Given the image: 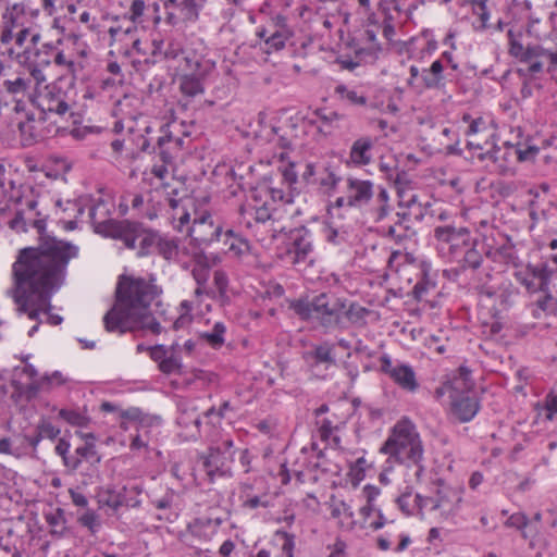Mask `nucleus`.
<instances>
[{
  "label": "nucleus",
  "instance_id": "obj_62",
  "mask_svg": "<svg viewBox=\"0 0 557 557\" xmlns=\"http://www.w3.org/2000/svg\"><path fill=\"white\" fill-rule=\"evenodd\" d=\"M366 467H367V460L364 457L358 458L351 466H350V474L352 475V479L356 481V483L360 482L366 476Z\"/></svg>",
  "mask_w": 557,
  "mask_h": 557
},
{
  "label": "nucleus",
  "instance_id": "obj_26",
  "mask_svg": "<svg viewBox=\"0 0 557 557\" xmlns=\"http://www.w3.org/2000/svg\"><path fill=\"white\" fill-rule=\"evenodd\" d=\"M453 253L462 255V269L471 268L476 269L482 262V253L487 250V246H480L481 250H478V246H450Z\"/></svg>",
  "mask_w": 557,
  "mask_h": 557
},
{
  "label": "nucleus",
  "instance_id": "obj_47",
  "mask_svg": "<svg viewBox=\"0 0 557 557\" xmlns=\"http://www.w3.org/2000/svg\"><path fill=\"white\" fill-rule=\"evenodd\" d=\"M271 132L273 135L277 137V145L285 149V150H292L293 149V139L297 138V134H292V132H288L286 127L280 126H272Z\"/></svg>",
  "mask_w": 557,
  "mask_h": 557
},
{
  "label": "nucleus",
  "instance_id": "obj_37",
  "mask_svg": "<svg viewBox=\"0 0 557 557\" xmlns=\"http://www.w3.org/2000/svg\"><path fill=\"white\" fill-rule=\"evenodd\" d=\"M58 417L70 425L77 428H87L91 421L88 416L75 409L62 408L59 410Z\"/></svg>",
  "mask_w": 557,
  "mask_h": 557
},
{
  "label": "nucleus",
  "instance_id": "obj_34",
  "mask_svg": "<svg viewBox=\"0 0 557 557\" xmlns=\"http://www.w3.org/2000/svg\"><path fill=\"white\" fill-rule=\"evenodd\" d=\"M122 495L123 487L120 491H116L113 487H106L99 492L98 502L100 505L110 507L114 511H117L121 507H123Z\"/></svg>",
  "mask_w": 557,
  "mask_h": 557
},
{
  "label": "nucleus",
  "instance_id": "obj_14",
  "mask_svg": "<svg viewBox=\"0 0 557 557\" xmlns=\"http://www.w3.org/2000/svg\"><path fill=\"white\" fill-rule=\"evenodd\" d=\"M449 399V411L460 423L471 421L481 408L480 400L474 392L455 396Z\"/></svg>",
  "mask_w": 557,
  "mask_h": 557
},
{
  "label": "nucleus",
  "instance_id": "obj_38",
  "mask_svg": "<svg viewBox=\"0 0 557 557\" xmlns=\"http://www.w3.org/2000/svg\"><path fill=\"white\" fill-rule=\"evenodd\" d=\"M371 310L360 306L357 302H352L349 308L345 311L347 320L355 326L363 327L367 325V317L371 314Z\"/></svg>",
  "mask_w": 557,
  "mask_h": 557
},
{
  "label": "nucleus",
  "instance_id": "obj_58",
  "mask_svg": "<svg viewBox=\"0 0 557 557\" xmlns=\"http://www.w3.org/2000/svg\"><path fill=\"white\" fill-rule=\"evenodd\" d=\"M119 419L143 423L144 413H143L141 409H139L137 407H129L127 409L119 410Z\"/></svg>",
  "mask_w": 557,
  "mask_h": 557
},
{
  "label": "nucleus",
  "instance_id": "obj_43",
  "mask_svg": "<svg viewBox=\"0 0 557 557\" xmlns=\"http://www.w3.org/2000/svg\"><path fill=\"white\" fill-rule=\"evenodd\" d=\"M508 37V53L518 59L520 62H523L525 48L523 47L521 42L522 38V32L520 30L518 34H516L512 29H509L507 32Z\"/></svg>",
  "mask_w": 557,
  "mask_h": 557
},
{
  "label": "nucleus",
  "instance_id": "obj_15",
  "mask_svg": "<svg viewBox=\"0 0 557 557\" xmlns=\"http://www.w3.org/2000/svg\"><path fill=\"white\" fill-rule=\"evenodd\" d=\"M345 206L347 207V196L337 197L335 201H329V203L326 205V216L330 221L326 222L327 233L325 237L329 243L335 242V239L339 236L341 233H347V231L344 230V225L335 221L344 219V214L341 212V210Z\"/></svg>",
  "mask_w": 557,
  "mask_h": 557
},
{
  "label": "nucleus",
  "instance_id": "obj_6",
  "mask_svg": "<svg viewBox=\"0 0 557 557\" xmlns=\"http://www.w3.org/2000/svg\"><path fill=\"white\" fill-rule=\"evenodd\" d=\"M387 267L391 271L400 275H408L414 272L417 283L412 288V297L421 301L436 288L435 274H431V264L423 258H419L413 252L393 251L388 258Z\"/></svg>",
  "mask_w": 557,
  "mask_h": 557
},
{
  "label": "nucleus",
  "instance_id": "obj_31",
  "mask_svg": "<svg viewBox=\"0 0 557 557\" xmlns=\"http://www.w3.org/2000/svg\"><path fill=\"white\" fill-rule=\"evenodd\" d=\"M180 90L187 97H195L205 91L202 79L195 74H185L180 77Z\"/></svg>",
  "mask_w": 557,
  "mask_h": 557
},
{
  "label": "nucleus",
  "instance_id": "obj_20",
  "mask_svg": "<svg viewBox=\"0 0 557 557\" xmlns=\"http://www.w3.org/2000/svg\"><path fill=\"white\" fill-rule=\"evenodd\" d=\"M304 359L310 368L319 367L320 364H324L326 368L335 366L334 345L327 342L314 345L311 350L304 354Z\"/></svg>",
  "mask_w": 557,
  "mask_h": 557
},
{
  "label": "nucleus",
  "instance_id": "obj_56",
  "mask_svg": "<svg viewBox=\"0 0 557 557\" xmlns=\"http://www.w3.org/2000/svg\"><path fill=\"white\" fill-rule=\"evenodd\" d=\"M134 144L136 146L137 152L136 157L139 156V153H148V154H154L158 151L157 144L152 145L150 138H148L144 134H138L134 138Z\"/></svg>",
  "mask_w": 557,
  "mask_h": 557
},
{
  "label": "nucleus",
  "instance_id": "obj_60",
  "mask_svg": "<svg viewBox=\"0 0 557 557\" xmlns=\"http://www.w3.org/2000/svg\"><path fill=\"white\" fill-rule=\"evenodd\" d=\"M104 128L100 126H83V127H74L70 131V135L76 140H83L87 137L88 134H100Z\"/></svg>",
  "mask_w": 557,
  "mask_h": 557
},
{
  "label": "nucleus",
  "instance_id": "obj_19",
  "mask_svg": "<svg viewBox=\"0 0 557 557\" xmlns=\"http://www.w3.org/2000/svg\"><path fill=\"white\" fill-rule=\"evenodd\" d=\"M314 424L319 438L322 442L329 443L331 441L335 448L341 446V437L336 433L341 430L343 423L336 414L333 413L329 417L315 419Z\"/></svg>",
  "mask_w": 557,
  "mask_h": 557
},
{
  "label": "nucleus",
  "instance_id": "obj_23",
  "mask_svg": "<svg viewBox=\"0 0 557 557\" xmlns=\"http://www.w3.org/2000/svg\"><path fill=\"white\" fill-rule=\"evenodd\" d=\"M373 148V140L369 136H363L356 139L350 148L349 158L350 161L347 164H354L355 166H363L370 164L372 157L371 150Z\"/></svg>",
  "mask_w": 557,
  "mask_h": 557
},
{
  "label": "nucleus",
  "instance_id": "obj_4",
  "mask_svg": "<svg viewBox=\"0 0 557 557\" xmlns=\"http://www.w3.org/2000/svg\"><path fill=\"white\" fill-rule=\"evenodd\" d=\"M379 451L388 457L387 461L414 467L416 480L421 481L425 471L424 447L416 425L408 418L395 423Z\"/></svg>",
  "mask_w": 557,
  "mask_h": 557
},
{
  "label": "nucleus",
  "instance_id": "obj_61",
  "mask_svg": "<svg viewBox=\"0 0 557 557\" xmlns=\"http://www.w3.org/2000/svg\"><path fill=\"white\" fill-rule=\"evenodd\" d=\"M550 52V49H546L541 45H533L525 47V53L523 62H530L533 58L539 57H546L548 58V53Z\"/></svg>",
  "mask_w": 557,
  "mask_h": 557
},
{
  "label": "nucleus",
  "instance_id": "obj_11",
  "mask_svg": "<svg viewBox=\"0 0 557 557\" xmlns=\"http://www.w3.org/2000/svg\"><path fill=\"white\" fill-rule=\"evenodd\" d=\"M380 363L381 372L387 374L404 391L414 393L419 388L416 372L411 366L405 363L393 366L388 355H382Z\"/></svg>",
  "mask_w": 557,
  "mask_h": 557
},
{
  "label": "nucleus",
  "instance_id": "obj_32",
  "mask_svg": "<svg viewBox=\"0 0 557 557\" xmlns=\"http://www.w3.org/2000/svg\"><path fill=\"white\" fill-rule=\"evenodd\" d=\"M195 267L191 271L193 277L197 285L205 286L210 276V268L207 263L206 253L203 251L194 253Z\"/></svg>",
  "mask_w": 557,
  "mask_h": 557
},
{
  "label": "nucleus",
  "instance_id": "obj_50",
  "mask_svg": "<svg viewBox=\"0 0 557 557\" xmlns=\"http://www.w3.org/2000/svg\"><path fill=\"white\" fill-rule=\"evenodd\" d=\"M82 527L87 528L91 534H96L101 525L99 516L95 510H87L77 519Z\"/></svg>",
  "mask_w": 557,
  "mask_h": 557
},
{
  "label": "nucleus",
  "instance_id": "obj_2",
  "mask_svg": "<svg viewBox=\"0 0 557 557\" xmlns=\"http://www.w3.org/2000/svg\"><path fill=\"white\" fill-rule=\"evenodd\" d=\"M157 295V286L149 284L145 278L120 275L114 305L103 317L104 330L119 334L149 330L152 334L159 335L162 327L150 311V305Z\"/></svg>",
  "mask_w": 557,
  "mask_h": 557
},
{
  "label": "nucleus",
  "instance_id": "obj_27",
  "mask_svg": "<svg viewBox=\"0 0 557 557\" xmlns=\"http://www.w3.org/2000/svg\"><path fill=\"white\" fill-rule=\"evenodd\" d=\"M71 444L66 436L58 437L55 454L62 458L63 466L69 473H74L79 469V458L70 454Z\"/></svg>",
  "mask_w": 557,
  "mask_h": 557
},
{
  "label": "nucleus",
  "instance_id": "obj_44",
  "mask_svg": "<svg viewBox=\"0 0 557 557\" xmlns=\"http://www.w3.org/2000/svg\"><path fill=\"white\" fill-rule=\"evenodd\" d=\"M335 95L345 99L351 106H367L368 98L364 95H359L356 90L348 89L344 84H339L335 87Z\"/></svg>",
  "mask_w": 557,
  "mask_h": 557
},
{
  "label": "nucleus",
  "instance_id": "obj_41",
  "mask_svg": "<svg viewBox=\"0 0 557 557\" xmlns=\"http://www.w3.org/2000/svg\"><path fill=\"white\" fill-rule=\"evenodd\" d=\"M288 309L292 310L300 320L309 321L312 318V301L308 298L288 300Z\"/></svg>",
  "mask_w": 557,
  "mask_h": 557
},
{
  "label": "nucleus",
  "instance_id": "obj_35",
  "mask_svg": "<svg viewBox=\"0 0 557 557\" xmlns=\"http://www.w3.org/2000/svg\"><path fill=\"white\" fill-rule=\"evenodd\" d=\"M504 525L506 528L516 529L520 531L521 536L524 540L531 539L530 535V519L524 512H515L510 515L505 521Z\"/></svg>",
  "mask_w": 557,
  "mask_h": 557
},
{
  "label": "nucleus",
  "instance_id": "obj_22",
  "mask_svg": "<svg viewBox=\"0 0 557 557\" xmlns=\"http://www.w3.org/2000/svg\"><path fill=\"white\" fill-rule=\"evenodd\" d=\"M515 247L516 246H488L485 256L492 259L493 262L512 265L519 271L524 268L522 267V261L515 250Z\"/></svg>",
  "mask_w": 557,
  "mask_h": 557
},
{
  "label": "nucleus",
  "instance_id": "obj_10",
  "mask_svg": "<svg viewBox=\"0 0 557 557\" xmlns=\"http://www.w3.org/2000/svg\"><path fill=\"white\" fill-rule=\"evenodd\" d=\"M294 34L289 29H273L269 37H267L265 45L260 46V50L263 53L271 54L274 52L287 50L292 57L307 55V48L311 45L310 40H302L300 46L297 48L296 42L293 41Z\"/></svg>",
  "mask_w": 557,
  "mask_h": 557
},
{
  "label": "nucleus",
  "instance_id": "obj_36",
  "mask_svg": "<svg viewBox=\"0 0 557 557\" xmlns=\"http://www.w3.org/2000/svg\"><path fill=\"white\" fill-rule=\"evenodd\" d=\"M226 327L224 323H214L211 332L200 333L199 337L203 339L210 347L220 349L224 345V335Z\"/></svg>",
  "mask_w": 557,
  "mask_h": 557
},
{
  "label": "nucleus",
  "instance_id": "obj_24",
  "mask_svg": "<svg viewBox=\"0 0 557 557\" xmlns=\"http://www.w3.org/2000/svg\"><path fill=\"white\" fill-rule=\"evenodd\" d=\"M423 88L441 90L445 88L444 65L441 59L432 62L429 69L421 72Z\"/></svg>",
  "mask_w": 557,
  "mask_h": 557
},
{
  "label": "nucleus",
  "instance_id": "obj_55",
  "mask_svg": "<svg viewBox=\"0 0 557 557\" xmlns=\"http://www.w3.org/2000/svg\"><path fill=\"white\" fill-rule=\"evenodd\" d=\"M159 370L166 375L176 373L182 374L183 373V366L177 360L174 355L172 354L169 357H165V359L161 360V362L158 364Z\"/></svg>",
  "mask_w": 557,
  "mask_h": 557
},
{
  "label": "nucleus",
  "instance_id": "obj_64",
  "mask_svg": "<svg viewBox=\"0 0 557 557\" xmlns=\"http://www.w3.org/2000/svg\"><path fill=\"white\" fill-rule=\"evenodd\" d=\"M547 59L548 65L546 67V73L549 74L550 79L557 84V49L555 51L550 50Z\"/></svg>",
  "mask_w": 557,
  "mask_h": 557
},
{
  "label": "nucleus",
  "instance_id": "obj_39",
  "mask_svg": "<svg viewBox=\"0 0 557 557\" xmlns=\"http://www.w3.org/2000/svg\"><path fill=\"white\" fill-rule=\"evenodd\" d=\"M73 456H77L79 458V467L83 461H87L90 465H99L101 462V455L98 453L96 444L92 443H85L77 447Z\"/></svg>",
  "mask_w": 557,
  "mask_h": 557
},
{
  "label": "nucleus",
  "instance_id": "obj_16",
  "mask_svg": "<svg viewBox=\"0 0 557 557\" xmlns=\"http://www.w3.org/2000/svg\"><path fill=\"white\" fill-rule=\"evenodd\" d=\"M223 520L219 517H197L187 524V531L191 536L201 542H209L218 533Z\"/></svg>",
  "mask_w": 557,
  "mask_h": 557
},
{
  "label": "nucleus",
  "instance_id": "obj_46",
  "mask_svg": "<svg viewBox=\"0 0 557 557\" xmlns=\"http://www.w3.org/2000/svg\"><path fill=\"white\" fill-rule=\"evenodd\" d=\"M382 51L381 44H376V46H372L369 48H357L355 50V58L361 63L373 64L379 59V53Z\"/></svg>",
  "mask_w": 557,
  "mask_h": 557
},
{
  "label": "nucleus",
  "instance_id": "obj_54",
  "mask_svg": "<svg viewBox=\"0 0 557 557\" xmlns=\"http://www.w3.org/2000/svg\"><path fill=\"white\" fill-rule=\"evenodd\" d=\"M275 536L283 541L281 557H293L295 548V535L284 530H276Z\"/></svg>",
  "mask_w": 557,
  "mask_h": 557
},
{
  "label": "nucleus",
  "instance_id": "obj_29",
  "mask_svg": "<svg viewBox=\"0 0 557 557\" xmlns=\"http://www.w3.org/2000/svg\"><path fill=\"white\" fill-rule=\"evenodd\" d=\"M61 94V88H58L57 91L48 90L41 100H39V102H44L46 110H49L50 113L63 115L69 111L70 106L63 98L60 97Z\"/></svg>",
  "mask_w": 557,
  "mask_h": 557
},
{
  "label": "nucleus",
  "instance_id": "obj_33",
  "mask_svg": "<svg viewBox=\"0 0 557 557\" xmlns=\"http://www.w3.org/2000/svg\"><path fill=\"white\" fill-rule=\"evenodd\" d=\"M324 176L319 180V185L324 188L323 193L329 198L332 197L342 181V177L336 174L331 163L323 168Z\"/></svg>",
  "mask_w": 557,
  "mask_h": 557
},
{
  "label": "nucleus",
  "instance_id": "obj_59",
  "mask_svg": "<svg viewBox=\"0 0 557 557\" xmlns=\"http://www.w3.org/2000/svg\"><path fill=\"white\" fill-rule=\"evenodd\" d=\"M214 286L216 287L221 298L226 297L228 287V277L222 270H216L213 277Z\"/></svg>",
  "mask_w": 557,
  "mask_h": 557
},
{
  "label": "nucleus",
  "instance_id": "obj_63",
  "mask_svg": "<svg viewBox=\"0 0 557 557\" xmlns=\"http://www.w3.org/2000/svg\"><path fill=\"white\" fill-rule=\"evenodd\" d=\"M3 86L5 87L9 94H17L24 91L27 88V83L24 78L17 77L14 81L7 79L3 82Z\"/></svg>",
  "mask_w": 557,
  "mask_h": 557
},
{
  "label": "nucleus",
  "instance_id": "obj_42",
  "mask_svg": "<svg viewBox=\"0 0 557 557\" xmlns=\"http://www.w3.org/2000/svg\"><path fill=\"white\" fill-rule=\"evenodd\" d=\"M285 252L280 253V258H288L292 264L305 262L311 251V246H284Z\"/></svg>",
  "mask_w": 557,
  "mask_h": 557
},
{
  "label": "nucleus",
  "instance_id": "obj_7",
  "mask_svg": "<svg viewBox=\"0 0 557 557\" xmlns=\"http://www.w3.org/2000/svg\"><path fill=\"white\" fill-rule=\"evenodd\" d=\"M234 442L226 437L211 444L206 453L198 456L210 483H213L216 476L232 475L231 466L234 461Z\"/></svg>",
  "mask_w": 557,
  "mask_h": 557
},
{
  "label": "nucleus",
  "instance_id": "obj_57",
  "mask_svg": "<svg viewBox=\"0 0 557 557\" xmlns=\"http://www.w3.org/2000/svg\"><path fill=\"white\" fill-rule=\"evenodd\" d=\"M466 148L469 151V157L466 156V160H472L473 158H478L481 161H484L488 158L490 150L484 151L483 146L481 144L467 140Z\"/></svg>",
  "mask_w": 557,
  "mask_h": 557
},
{
  "label": "nucleus",
  "instance_id": "obj_5",
  "mask_svg": "<svg viewBox=\"0 0 557 557\" xmlns=\"http://www.w3.org/2000/svg\"><path fill=\"white\" fill-rule=\"evenodd\" d=\"M516 280L525 287L528 293H539L534 306L545 315L556 314L557 298L549 290L553 270L547 263L542 262L536 265L528 263L525 269L513 273Z\"/></svg>",
  "mask_w": 557,
  "mask_h": 557
},
{
  "label": "nucleus",
  "instance_id": "obj_1",
  "mask_svg": "<svg viewBox=\"0 0 557 557\" xmlns=\"http://www.w3.org/2000/svg\"><path fill=\"white\" fill-rule=\"evenodd\" d=\"M76 246H25L12 267L13 298L20 312L38 320L51 310V297L64 283Z\"/></svg>",
  "mask_w": 557,
  "mask_h": 557
},
{
  "label": "nucleus",
  "instance_id": "obj_25",
  "mask_svg": "<svg viewBox=\"0 0 557 557\" xmlns=\"http://www.w3.org/2000/svg\"><path fill=\"white\" fill-rule=\"evenodd\" d=\"M537 416L544 414V421L552 422L557 420V386L548 389L541 401L534 405Z\"/></svg>",
  "mask_w": 557,
  "mask_h": 557
},
{
  "label": "nucleus",
  "instance_id": "obj_28",
  "mask_svg": "<svg viewBox=\"0 0 557 557\" xmlns=\"http://www.w3.org/2000/svg\"><path fill=\"white\" fill-rule=\"evenodd\" d=\"M45 520L52 537L61 539L67 533L65 512L62 508L58 507L54 512L46 513Z\"/></svg>",
  "mask_w": 557,
  "mask_h": 557
},
{
  "label": "nucleus",
  "instance_id": "obj_8",
  "mask_svg": "<svg viewBox=\"0 0 557 557\" xmlns=\"http://www.w3.org/2000/svg\"><path fill=\"white\" fill-rule=\"evenodd\" d=\"M472 371L465 364H461L455 371L447 373L442 379L441 386L434 391V398L440 401L449 394V398L474 392V381L471 376Z\"/></svg>",
  "mask_w": 557,
  "mask_h": 557
},
{
  "label": "nucleus",
  "instance_id": "obj_18",
  "mask_svg": "<svg viewBox=\"0 0 557 557\" xmlns=\"http://www.w3.org/2000/svg\"><path fill=\"white\" fill-rule=\"evenodd\" d=\"M518 137L520 140H518V149L516 150L517 161L519 163L534 162L541 151V146L539 145V139H541L540 132L523 136L521 127H518Z\"/></svg>",
  "mask_w": 557,
  "mask_h": 557
},
{
  "label": "nucleus",
  "instance_id": "obj_21",
  "mask_svg": "<svg viewBox=\"0 0 557 557\" xmlns=\"http://www.w3.org/2000/svg\"><path fill=\"white\" fill-rule=\"evenodd\" d=\"M61 434L60 428L55 426L49 418L41 417L35 428L33 435H25V441L35 450L42 440L54 441Z\"/></svg>",
  "mask_w": 557,
  "mask_h": 557
},
{
  "label": "nucleus",
  "instance_id": "obj_9",
  "mask_svg": "<svg viewBox=\"0 0 557 557\" xmlns=\"http://www.w3.org/2000/svg\"><path fill=\"white\" fill-rule=\"evenodd\" d=\"M312 309L321 326L334 329L341 322L345 301L326 293H321L312 299Z\"/></svg>",
  "mask_w": 557,
  "mask_h": 557
},
{
  "label": "nucleus",
  "instance_id": "obj_45",
  "mask_svg": "<svg viewBox=\"0 0 557 557\" xmlns=\"http://www.w3.org/2000/svg\"><path fill=\"white\" fill-rule=\"evenodd\" d=\"M17 129L20 132V140L23 148L32 147L37 143V135L33 124L18 122Z\"/></svg>",
  "mask_w": 557,
  "mask_h": 557
},
{
  "label": "nucleus",
  "instance_id": "obj_52",
  "mask_svg": "<svg viewBox=\"0 0 557 557\" xmlns=\"http://www.w3.org/2000/svg\"><path fill=\"white\" fill-rule=\"evenodd\" d=\"M413 494L412 486H406L401 494L396 498V504L400 511L406 516L413 515V504H410V498Z\"/></svg>",
  "mask_w": 557,
  "mask_h": 557
},
{
  "label": "nucleus",
  "instance_id": "obj_17",
  "mask_svg": "<svg viewBox=\"0 0 557 557\" xmlns=\"http://www.w3.org/2000/svg\"><path fill=\"white\" fill-rule=\"evenodd\" d=\"M488 160L493 161L495 164V171L500 176H515L517 170L515 168L517 161L516 150L513 152L502 150L497 145H493L492 149H490Z\"/></svg>",
  "mask_w": 557,
  "mask_h": 557
},
{
  "label": "nucleus",
  "instance_id": "obj_3",
  "mask_svg": "<svg viewBox=\"0 0 557 557\" xmlns=\"http://www.w3.org/2000/svg\"><path fill=\"white\" fill-rule=\"evenodd\" d=\"M97 205L89 208V219L94 232L106 238L121 240L123 244H177L176 240L164 239L160 232L146 225L145 220L153 221L159 215V205L151 198L145 201L144 195L134 194L131 200V208L135 212V218L114 219L108 218L103 221L96 220Z\"/></svg>",
  "mask_w": 557,
  "mask_h": 557
},
{
  "label": "nucleus",
  "instance_id": "obj_48",
  "mask_svg": "<svg viewBox=\"0 0 557 557\" xmlns=\"http://www.w3.org/2000/svg\"><path fill=\"white\" fill-rule=\"evenodd\" d=\"M174 138H175V135L173 133H166L164 135H161L157 140L158 153H159L160 160L164 164H170L173 161V156L168 150V148H165V145L173 143Z\"/></svg>",
  "mask_w": 557,
  "mask_h": 557
},
{
  "label": "nucleus",
  "instance_id": "obj_30",
  "mask_svg": "<svg viewBox=\"0 0 557 557\" xmlns=\"http://www.w3.org/2000/svg\"><path fill=\"white\" fill-rule=\"evenodd\" d=\"M517 189V184L512 181L496 180L488 185L491 198L495 199L496 202L512 196Z\"/></svg>",
  "mask_w": 557,
  "mask_h": 557
},
{
  "label": "nucleus",
  "instance_id": "obj_49",
  "mask_svg": "<svg viewBox=\"0 0 557 557\" xmlns=\"http://www.w3.org/2000/svg\"><path fill=\"white\" fill-rule=\"evenodd\" d=\"M140 493H141V488L139 486H133L131 488L123 486V495H122L123 507L139 508L141 505V500L138 498Z\"/></svg>",
  "mask_w": 557,
  "mask_h": 557
},
{
  "label": "nucleus",
  "instance_id": "obj_13",
  "mask_svg": "<svg viewBox=\"0 0 557 557\" xmlns=\"http://www.w3.org/2000/svg\"><path fill=\"white\" fill-rule=\"evenodd\" d=\"M347 207L361 208L368 205L374 195V185L370 180L347 177Z\"/></svg>",
  "mask_w": 557,
  "mask_h": 557
},
{
  "label": "nucleus",
  "instance_id": "obj_53",
  "mask_svg": "<svg viewBox=\"0 0 557 557\" xmlns=\"http://www.w3.org/2000/svg\"><path fill=\"white\" fill-rule=\"evenodd\" d=\"M469 234V231L466 227H461L459 230L454 226H437L434 230V236L438 242H449L454 238L455 235Z\"/></svg>",
  "mask_w": 557,
  "mask_h": 557
},
{
  "label": "nucleus",
  "instance_id": "obj_12",
  "mask_svg": "<svg viewBox=\"0 0 557 557\" xmlns=\"http://www.w3.org/2000/svg\"><path fill=\"white\" fill-rule=\"evenodd\" d=\"M432 483L437 487L433 509H438L447 516L456 515L462 503L461 490L448 485L442 478L435 479Z\"/></svg>",
  "mask_w": 557,
  "mask_h": 557
},
{
  "label": "nucleus",
  "instance_id": "obj_40",
  "mask_svg": "<svg viewBox=\"0 0 557 557\" xmlns=\"http://www.w3.org/2000/svg\"><path fill=\"white\" fill-rule=\"evenodd\" d=\"M12 386L20 395L24 396L27 400H32L38 396L40 389L45 388V383H42V380L37 381L35 379L28 384L13 380Z\"/></svg>",
  "mask_w": 557,
  "mask_h": 557
},
{
  "label": "nucleus",
  "instance_id": "obj_51",
  "mask_svg": "<svg viewBox=\"0 0 557 557\" xmlns=\"http://www.w3.org/2000/svg\"><path fill=\"white\" fill-rule=\"evenodd\" d=\"M482 327L484 329L483 333L490 337L498 335L504 327L499 312H493L491 315V321H483Z\"/></svg>",
  "mask_w": 557,
  "mask_h": 557
}]
</instances>
